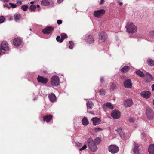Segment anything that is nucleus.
Masks as SVG:
<instances>
[{
    "label": "nucleus",
    "mask_w": 154,
    "mask_h": 154,
    "mask_svg": "<svg viewBox=\"0 0 154 154\" xmlns=\"http://www.w3.org/2000/svg\"><path fill=\"white\" fill-rule=\"evenodd\" d=\"M46 72H47V71H44V72L45 73H46Z\"/></svg>",
    "instance_id": "62"
},
{
    "label": "nucleus",
    "mask_w": 154,
    "mask_h": 154,
    "mask_svg": "<svg viewBox=\"0 0 154 154\" xmlns=\"http://www.w3.org/2000/svg\"><path fill=\"white\" fill-rule=\"evenodd\" d=\"M87 143H88V146H89V144H92L94 142L92 138H90L87 140Z\"/></svg>",
    "instance_id": "34"
},
{
    "label": "nucleus",
    "mask_w": 154,
    "mask_h": 154,
    "mask_svg": "<svg viewBox=\"0 0 154 154\" xmlns=\"http://www.w3.org/2000/svg\"><path fill=\"white\" fill-rule=\"evenodd\" d=\"M116 131L120 135L121 137L123 138L125 137V133L124 132V129L121 127L118 128L116 130Z\"/></svg>",
    "instance_id": "14"
},
{
    "label": "nucleus",
    "mask_w": 154,
    "mask_h": 154,
    "mask_svg": "<svg viewBox=\"0 0 154 154\" xmlns=\"http://www.w3.org/2000/svg\"><path fill=\"white\" fill-rule=\"evenodd\" d=\"M98 42L99 43L104 42L107 38L106 33L104 32H100L98 35Z\"/></svg>",
    "instance_id": "3"
},
{
    "label": "nucleus",
    "mask_w": 154,
    "mask_h": 154,
    "mask_svg": "<svg viewBox=\"0 0 154 154\" xmlns=\"http://www.w3.org/2000/svg\"><path fill=\"white\" fill-rule=\"evenodd\" d=\"M60 37L59 36H57L56 37V40L58 42H60Z\"/></svg>",
    "instance_id": "46"
},
{
    "label": "nucleus",
    "mask_w": 154,
    "mask_h": 154,
    "mask_svg": "<svg viewBox=\"0 0 154 154\" xmlns=\"http://www.w3.org/2000/svg\"><path fill=\"white\" fill-rule=\"evenodd\" d=\"M37 79L38 82L43 84H46L48 82V80L47 78L40 76H38V77L37 78Z\"/></svg>",
    "instance_id": "17"
},
{
    "label": "nucleus",
    "mask_w": 154,
    "mask_h": 154,
    "mask_svg": "<svg viewBox=\"0 0 154 154\" xmlns=\"http://www.w3.org/2000/svg\"><path fill=\"white\" fill-rule=\"evenodd\" d=\"M123 3L122 2H119V4L120 5H122Z\"/></svg>",
    "instance_id": "57"
},
{
    "label": "nucleus",
    "mask_w": 154,
    "mask_h": 154,
    "mask_svg": "<svg viewBox=\"0 0 154 154\" xmlns=\"http://www.w3.org/2000/svg\"><path fill=\"white\" fill-rule=\"evenodd\" d=\"M100 82L102 83H103L104 82V80L103 77H101L100 79Z\"/></svg>",
    "instance_id": "50"
},
{
    "label": "nucleus",
    "mask_w": 154,
    "mask_h": 154,
    "mask_svg": "<svg viewBox=\"0 0 154 154\" xmlns=\"http://www.w3.org/2000/svg\"><path fill=\"white\" fill-rule=\"evenodd\" d=\"M69 48L70 49H72L73 48V47L72 45H70L69 46Z\"/></svg>",
    "instance_id": "55"
},
{
    "label": "nucleus",
    "mask_w": 154,
    "mask_h": 154,
    "mask_svg": "<svg viewBox=\"0 0 154 154\" xmlns=\"http://www.w3.org/2000/svg\"><path fill=\"white\" fill-rule=\"evenodd\" d=\"M149 35L150 37L153 38L154 37V30L150 31L149 32Z\"/></svg>",
    "instance_id": "38"
},
{
    "label": "nucleus",
    "mask_w": 154,
    "mask_h": 154,
    "mask_svg": "<svg viewBox=\"0 0 154 154\" xmlns=\"http://www.w3.org/2000/svg\"><path fill=\"white\" fill-rule=\"evenodd\" d=\"M134 147L133 148V151L135 154H142V150L139 148V146L134 142Z\"/></svg>",
    "instance_id": "9"
},
{
    "label": "nucleus",
    "mask_w": 154,
    "mask_h": 154,
    "mask_svg": "<svg viewBox=\"0 0 154 154\" xmlns=\"http://www.w3.org/2000/svg\"><path fill=\"white\" fill-rule=\"evenodd\" d=\"M63 0H57V2L58 3H60L63 1Z\"/></svg>",
    "instance_id": "51"
},
{
    "label": "nucleus",
    "mask_w": 154,
    "mask_h": 154,
    "mask_svg": "<svg viewBox=\"0 0 154 154\" xmlns=\"http://www.w3.org/2000/svg\"><path fill=\"white\" fill-rule=\"evenodd\" d=\"M53 116L52 115H46L43 117V121L46 122L47 123H49L51 120L52 119Z\"/></svg>",
    "instance_id": "16"
},
{
    "label": "nucleus",
    "mask_w": 154,
    "mask_h": 154,
    "mask_svg": "<svg viewBox=\"0 0 154 154\" xmlns=\"http://www.w3.org/2000/svg\"><path fill=\"white\" fill-rule=\"evenodd\" d=\"M102 130V129L101 128L97 127L96 128L94 129V131L95 132L97 133L99 132Z\"/></svg>",
    "instance_id": "37"
},
{
    "label": "nucleus",
    "mask_w": 154,
    "mask_h": 154,
    "mask_svg": "<svg viewBox=\"0 0 154 154\" xmlns=\"http://www.w3.org/2000/svg\"><path fill=\"white\" fill-rule=\"evenodd\" d=\"M94 103L91 101L87 102V109H92L94 106Z\"/></svg>",
    "instance_id": "27"
},
{
    "label": "nucleus",
    "mask_w": 154,
    "mask_h": 154,
    "mask_svg": "<svg viewBox=\"0 0 154 154\" xmlns=\"http://www.w3.org/2000/svg\"><path fill=\"white\" fill-rule=\"evenodd\" d=\"M5 20V18L3 16H1L0 18V23H3Z\"/></svg>",
    "instance_id": "42"
},
{
    "label": "nucleus",
    "mask_w": 154,
    "mask_h": 154,
    "mask_svg": "<svg viewBox=\"0 0 154 154\" xmlns=\"http://www.w3.org/2000/svg\"><path fill=\"white\" fill-rule=\"evenodd\" d=\"M109 151L112 154H115L119 151V147L115 145H112L109 146L108 147Z\"/></svg>",
    "instance_id": "4"
},
{
    "label": "nucleus",
    "mask_w": 154,
    "mask_h": 154,
    "mask_svg": "<svg viewBox=\"0 0 154 154\" xmlns=\"http://www.w3.org/2000/svg\"><path fill=\"white\" fill-rule=\"evenodd\" d=\"M21 4H22V2L20 1H17L16 3V5H20Z\"/></svg>",
    "instance_id": "47"
},
{
    "label": "nucleus",
    "mask_w": 154,
    "mask_h": 154,
    "mask_svg": "<svg viewBox=\"0 0 154 154\" xmlns=\"http://www.w3.org/2000/svg\"><path fill=\"white\" fill-rule=\"evenodd\" d=\"M148 151L149 154H154V144H151L149 147Z\"/></svg>",
    "instance_id": "22"
},
{
    "label": "nucleus",
    "mask_w": 154,
    "mask_h": 154,
    "mask_svg": "<svg viewBox=\"0 0 154 154\" xmlns=\"http://www.w3.org/2000/svg\"><path fill=\"white\" fill-rule=\"evenodd\" d=\"M136 72L137 75L140 76V77H143L145 76V75L143 72L141 71L140 70H138Z\"/></svg>",
    "instance_id": "28"
},
{
    "label": "nucleus",
    "mask_w": 154,
    "mask_h": 154,
    "mask_svg": "<svg viewBox=\"0 0 154 154\" xmlns=\"http://www.w3.org/2000/svg\"><path fill=\"white\" fill-rule=\"evenodd\" d=\"M105 11L104 9H100L94 11V14L97 18H100L104 15Z\"/></svg>",
    "instance_id": "7"
},
{
    "label": "nucleus",
    "mask_w": 154,
    "mask_h": 154,
    "mask_svg": "<svg viewBox=\"0 0 154 154\" xmlns=\"http://www.w3.org/2000/svg\"><path fill=\"white\" fill-rule=\"evenodd\" d=\"M101 142V138L97 137L94 140V142L97 144H99Z\"/></svg>",
    "instance_id": "30"
},
{
    "label": "nucleus",
    "mask_w": 154,
    "mask_h": 154,
    "mask_svg": "<svg viewBox=\"0 0 154 154\" xmlns=\"http://www.w3.org/2000/svg\"><path fill=\"white\" fill-rule=\"evenodd\" d=\"M36 8V6L34 5H31L29 7V9L31 11H34Z\"/></svg>",
    "instance_id": "35"
},
{
    "label": "nucleus",
    "mask_w": 154,
    "mask_h": 154,
    "mask_svg": "<svg viewBox=\"0 0 154 154\" xmlns=\"http://www.w3.org/2000/svg\"><path fill=\"white\" fill-rule=\"evenodd\" d=\"M104 2V0H101L100 3V5L103 4Z\"/></svg>",
    "instance_id": "52"
},
{
    "label": "nucleus",
    "mask_w": 154,
    "mask_h": 154,
    "mask_svg": "<svg viewBox=\"0 0 154 154\" xmlns=\"http://www.w3.org/2000/svg\"><path fill=\"white\" fill-rule=\"evenodd\" d=\"M153 104L154 105V99L153 100Z\"/></svg>",
    "instance_id": "63"
},
{
    "label": "nucleus",
    "mask_w": 154,
    "mask_h": 154,
    "mask_svg": "<svg viewBox=\"0 0 154 154\" xmlns=\"http://www.w3.org/2000/svg\"><path fill=\"white\" fill-rule=\"evenodd\" d=\"M69 43L70 45H72L73 44V42L72 41H70L69 42Z\"/></svg>",
    "instance_id": "53"
},
{
    "label": "nucleus",
    "mask_w": 154,
    "mask_h": 154,
    "mask_svg": "<svg viewBox=\"0 0 154 154\" xmlns=\"http://www.w3.org/2000/svg\"><path fill=\"white\" fill-rule=\"evenodd\" d=\"M116 85L115 83H112L111 86L110 90L111 91L113 90L116 88Z\"/></svg>",
    "instance_id": "33"
},
{
    "label": "nucleus",
    "mask_w": 154,
    "mask_h": 154,
    "mask_svg": "<svg viewBox=\"0 0 154 154\" xmlns=\"http://www.w3.org/2000/svg\"><path fill=\"white\" fill-rule=\"evenodd\" d=\"M3 1L4 2H8L9 1V0H3Z\"/></svg>",
    "instance_id": "56"
},
{
    "label": "nucleus",
    "mask_w": 154,
    "mask_h": 154,
    "mask_svg": "<svg viewBox=\"0 0 154 154\" xmlns=\"http://www.w3.org/2000/svg\"><path fill=\"white\" fill-rule=\"evenodd\" d=\"M88 123H89V122H88V121L87 120V125H88Z\"/></svg>",
    "instance_id": "61"
},
{
    "label": "nucleus",
    "mask_w": 154,
    "mask_h": 154,
    "mask_svg": "<svg viewBox=\"0 0 154 154\" xmlns=\"http://www.w3.org/2000/svg\"><path fill=\"white\" fill-rule=\"evenodd\" d=\"M146 75H147L149 76V81H151L153 79L152 76L151 74H150V73H149L148 72H147L146 73Z\"/></svg>",
    "instance_id": "39"
},
{
    "label": "nucleus",
    "mask_w": 154,
    "mask_h": 154,
    "mask_svg": "<svg viewBox=\"0 0 154 154\" xmlns=\"http://www.w3.org/2000/svg\"><path fill=\"white\" fill-rule=\"evenodd\" d=\"M30 30L31 31V29H30Z\"/></svg>",
    "instance_id": "64"
},
{
    "label": "nucleus",
    "mask_w": 154,
    "mask_h": 154,
    "mask_svg": "<svg viewBox=\"0 0 154 154\" xmlns=\"http://www.w3.org/2000/svg\"><path fill=\"white\" fill-rule=\"evenodd\" d=\"M60 79L57 76H53L51 79L52 85L54 86H57L59 84Z\"/></svg>",
    "instance_id": "5"
},
{
    "label": "nucleus",
    "mask_w": 154,
    "mask_h": 154,
    "mask_svg": "<svg viewBox=\"0 0 154 154\" xmlns=\"http://www.w3.org/2000/svg\"><path fill=\"white\" fill-rule=\"evenodd\" d=\"M124 103L125 107H130L133 103L132 100L131 98L125 100L124 102Z\"/></svg>",
    "instance_id": "13"
},
{
    "label": "nucleus",
    "mask_w": 154,
    "mask_h": 154,
    "mask_svg": "<svg viewBox=\"0 0 154 154\" xmlns=\"http://www.w3.org/2000/svg\"><path fill=\"white\" fill-rule=\"evenodd\" d=\"M57 22L58 25H60L62 23V21L61 20H57Z\"/></svg>",
    "instance_id": "48"
},
{
    "label": "nucleus",
    "mask_w": 154,
    "mask_h": 154,
    "mask_svg": "<svg viewBox=\"0 0 154 154\" xmlns=\"http://www.w3.org/2000/svg\"><path fill=\"white\" fill-rule=\"evenodd\" d=\"M28 8V6L26 5H22L21 6V9L25 11H27Z\"/></svg>",
    "instance_id": "36"
},
{
    "label": "nucleus",
    "mask_w": 154,
    "mask_h": 154,
    "mask_svg": "<svg viewBox=\"0 0 154 154\" xmlns=\"http://www.w3.org/2000/svg\"><path fill=\"white\" fill-rule=\"evenodd\" d=\"M88 146L90 150L94 152H95L97 149V148L95 143L89 144Z\"/></svg>",
    "instance_id": "20"
},
{
    "label": "nucleus",
    "mask_w": 154,
    "mask_h": 154,
    "mask_svg": "<svg viewBox=\"0 0 154 154\" xmlns=\"http://www.w3.org/2000/svg\"><path fill=\"white\" fill-rule=\"evenodd\" d=\"M9 4L12 8H15L17 6L16 4H15L11 2L9 3Z\"/></svg>",
    "instance_id": "40"
},
{
    "label": "nucleus",
    "mask_w": 154,
    "mask_h": 154,
    "mask_svg": "<svg viewBox=\"0 0 154 154\" xmlns=\"http://www.w3.org/2000/svg\"><path fill=\"white\" fill-rule=\"evenodd\" d=\"M4 7H7L8 8H10V7L7 4H5L3 5Z\"/></svg>",
    "instance_id": "49"
},
{
    "label": "nucleus",
    "mask_w": 154,
    "mask_h": 154,
    "mask_svg": "<svg viewBox=\"0 0 154 154\" xmlns=\"http://www.w3.org/2000/svg\"><path fill=\"white\" fill-rule=\"evenodd\" d=\"M20 17V14H17L14 15V18L16 22L19 21V19Z\"/></svg>",
    "instance_id": "29"
},
{
    "label": "nucleus",
    "mask_w": 154,
    "mask_h": 154,
    "mask_svg": "<svg viewBox=\"0 0 154 154\" xmlns=\"http://www.w3.org/2000/svg\"><path fill=\"white\" fill-rule=\"evenodd\" d=\"M37 7L38 8H39L40 6V5H39L38 4V5H37Z\"/></svg>",
    "instance_id": "59"
},
{
    "label": "nucleus",
    "mask_w": 154,
    "mask_h": 154,
    "mask_svg": "<svg viewBox=\"0 0 154 154\" xmlns=\"http://www.w3.org/2000/svg\"><path fill=\"white\" fill-rule=\"evenodd\" d=\"M54 30V28L52 27L48 26L44 29L42 30L43 32L45 34H49Z\"/></svg>",
    "instance_id": "15"
},
{
    "label": "nucleus",
    "mask_w": 154,
    "mask_h": 154,
    "mask_svg": "<svg viewBox=\"0 0 154 154\" xmlns=\"http://www.w3.org/2000/svg\"><path fill=\"white\" fill-rule=\"evenodd\" d=\"M130 68V67L129 66H125L122 68L121 71L123 72L126 73L129 71Z\"/></svg>",
    "instance_id": "24"
},
{
    "label": "nucleus",
    "mask_w": 154,
    "mask_h": 154,
    "mask_svg": "<svg viewBox=\"0 0 154 154\" xmlns=\"http://www.w3.org/2000/svg\"><path fill=\"white\" fill-rule=\"evenodd\" d=\"M75 143L76 146L78 147H81L82 146L81 143H79L78 142H76Z\"/></svg>",
    "instance_id": "44"
},
{
    "label": "nucleus",
    "mask_w": 154,
    "mask_h": 154,
    "mask_svg": "<svg viewBox=\"0 0 154 154\" xmlns=\"http://www.w3.org/2000/svg\"><path fill=\"white\" fill-rule=\"evenodd\" d=\"M140 95L144 98L148 99L150 97L151 95V93L148 91H143L141 92Z\"/></svg>",
    "instance_id": "10"
},
{
    "label": "nucleus",
    "mask_w": 154,
    "mask_h": 154,
    "mask_svg": "<svg viewBox=\"0 0 154 154\" xmlns=\"http://www.w3.org/2000/svg\"><path fill=\"white\" fill-rule=\"evenodd\" d=\"M104 110L106 112L109 111L113 109V106L110 103L107 102L104 104L103 106Z\"/></svg>",
    "instance_id": "6"
},
{
    "label": "nucleus",
    "mask_w": 154,
    "mask_h": 154,
    "mask_svg": "<svg viewBox=\"0 0 154 154\" xmlns=\"http://www.w3.org/2000/svg\"><path fill=\"white\" fill-rule=\"evenodd\" d=\"M9 48L8 44L6 42L2 41L0 45V50L3 53H5V51L9 50Z\"/></svg>",
    "instance_id": "2"
},
{
    "label": "nucleus",
    "mask_w": 154,
    "mask_h": 154,
    "mask_svg": "<svg viewBox=\"0 0 154 154\" xmlns=\"http://www.w3.org/2000/svg\"><path fill=\"white\" fill-rule=\"evenodd\" d=\"M14 45L16 46H19L21 44V40L19 38H16L13 40Z\"/></svg>",
    "instance_id": "19"
},
{
    "label": "nucleus",
    "mask_w": 154,
    "mask_h": 154,
    "mask_svg": "<svg viewBox=\"0 0 154 154\" xmlns=\"http://www.w3.org/2000/svg\"><path fill=\"white\" fill-rule=\"evenodd\" d=\"M100 95H104L106 94L105 91L103 90H101L100 92Z\"/></svg>",
    "instance_id": "41"
},
{
    "label": "nucleus",
    "mask_w": 154,
    "mask_h": 154,
    "mask_svg": "<svg viewBox=\"0 0 154 154\" xmlns=\"http://www.w3.org/2000/svg\"><path fill=\"white\" fill-rule=\"evenodd\" d=\"M94 41V37L92 35H89L87 36V43H93Z\"/></svg>",
    "instance_id": "21"
},
{
    "label": "nucleus",
    "mask_w": 154,
    "mask_h": 154,
    "mask_svg": "<svg viewBox=\"0 0 154 154\" xmlns=\"http://www.w3.org/2000/svg\"><path fill=\"white\" fill-rule=\"evenodd\" d=\"M146 115L148 119H151L154 117V114L152 112V110L149 108H148L146 109Z\"/></svg>",
    "instance_id": "8"
},
{
    "label": "nucleus",
    "mask_w": 154,
    "mask_h": 154,
    "mask_svg": "<svg viewBox=\"0 0 154 154\" xmlns=\"http://www.w3.org/2000/svg\"><path fill=\"white\" fill-rule=\"evenodd\" d=\"M124 86L126 88H130L132 86V83L130 79H127L125 80L124 82Z\"/></svg>",
    "instance_id": "11"
},
{
    "label": "nucleus",
    "mask_w": 154,
    "mask_h": 154,
    "mask_svg": "<svg viewBox=\"0 0 154 154\" xmlns=\"http://www.w3.org/2000/svg\"><path fill=\"white\" fill-rule=\"evenodd\" d=\"M67 37V35L66 34H63L61 35L60 40V42H62L63 40Z\"/></svg>",
    "instance_id": "31"
},
{
    "label": "nucleus",
    "mask_w": 154,
    "mask_h": 154,
    "mask_svg": "<svg viewBox=\"0 0 154 154\" xmlns=\"http://www.w3.org/2000/svg\"><path fill=\"white\" fill-rule=\"evenodd\" d=\"M48 97L51 101L54 102L56 99V97L53 93L50 94L48 95Z\"/></svg>",
    "instance_id": "23"
},
{
    "label": "nucleus",
    "mask_w": 154,
    "mask_h": 154,
    "mask_svg": "<svg viewBox=\"0 0 154 154\" xmlns=\"http://www.w3.org/2000/svg\"><path fill=\"white\" fill-rule=\"evenodd\" d=\"M91 121L92 122L93 125H99L101 122L100 118L94 117L92 119Z\"/></svg>",
    "instance_id": "18"
},
{
    "label": "nucleus",
    "mask_w": 154,
    "mask_h": 154,
    "mask_svg": "<svg viewBox=\"0 0 154 154\" xmlns=\"http://www.w3.org/2000/svg\"><path fill=\"white\" fill-rule=\"evenodd\" d=\"M135 121V119L133 118H131L129 119V121L130 122H133Z\"/></svg>",
    "instance_id": "45"
},
{
    "label": "nucleus",
    "mask_w": 154,
    "mask_h": 154,
    "mask_svg": "<svg viewBox=\"0 0 154 154\" xmlns=\"http://www.w3.org/2000/svg\"><path fill=\"white\" fill-rule=\"evenodd\" d=\"M125 28L126 31L128 33L133 34L137 32V28L133 23L128 22L127 23Z\"/></svg>",
    "instance_id": "1"
},
{
    "label": "nucleus",
    "mask_w": 154,
    "mask_h": 154,
    "mask_svg": "<svg viewBox=\"0 0 154 154\" xmlns=\"http://www.w3.org/2000/svg\"><path fill=\"white\" fill-rule=\"evenodd\" d=\"M111 116L114 119H118L120 117V113L119 111L113 110L111 114Z\"/></svg>",
    "instance_id": "12"
},
{
    "label": "nucleus",
    "mask_w": 154,
    "mask_h": 154,
    "mask_svg": "<svg viewBox=\"0 0 154 154\" xmlns=\"http://www.w3.org/2000/svg\"><path fill=\"white\" fill-rule=\"evenodd\" d=\"M147 63L151 66H154V61L151 59H148L147 60Z\"/></svg>",
    "instance_id": "26"
},
{
    "label": "nucleus",
    "mask_w": 154,
    "mask_h": 154,
    "mask_svg": "<svg viewBox=\"0 0 154 154\" xmlns=\"http://www.w3.org/2000/svg\"><path fill=\"white\" fill-rule=\"evenodd\" d=\"M87 148V146L86 145H85L83 146L81 148H80L79 149L80 151H82V150H85Z\"/></svg>",
    "instance_id": "43"
},
{
    "label": "nucleus",
    "mask_w": 154,
    "mask_h": 154,
    "mask_svg": "<svg viewBox=\"0 0 154 154\" xmlns=\"http://www.w3.org/2000/svg\"><path fill=\"white\" fill-rule=\"evenodd\" d=\"M152 91H154V84H153L152 85Z\"/></svg>",
    "instance_id": "54"
},
{
    "label": "nucleus",
    "mask_w": 154,
    "mask_h": 154,
    "mask_svg": "<svg viewBox=\"0 0 154 154\" xmlns=\"http://www.w3.org/2000/svg\"><path fill=\"white\" fill-rule=\"evenodd\" d=\"M34 3V1H32V2H30V3L31 4H33Z\"/></svg>",
    "instance_id": "58"
},
{
    "label": "nucleus",
    "mask_w": 154,
    "mask_h": 154,
    "mask_svg": "<svg viewBox=\"0 0 154 154\" xmlns=\"http://www.w3.org/2000/svg\"><path fill=\"white\" fill-rule=\"evenodd\" d=\"M89 113H91V114H94V113H93L92 112H89Z\"/></svg>",
    "instance_id": "60"
},
{
    "label": "nucleus",
    "mask_w": 154,
    "mask_h": 154,
    "mask_svg": "<svg viewBox=\"0 0 154 154\" xmlns=\"http://www.w3.org/2000/svg\"><path fill=\"white\" fill-rule=\"evenodd\" d=\"M41 4L44 6H48L50 5V2L48 0H43L41 1Z\"/></svg>",
    "instance_id": "25"
},
{
    "label": "nucleus",
    "mask_w": 154,
    "mask_h": 154,
    "mask_svg": "<svg viewBox=\"0 0 154 154\" xmlns=\"http://www.w3.org/2000/svg\"><path fill=\"white\" fill-rule=\"evenodd\" d=\"M82 123L85 126L87 125V118L84 117L82 120Z\"/></svg>",
    "instance_id": "32"
}]
</instances>
